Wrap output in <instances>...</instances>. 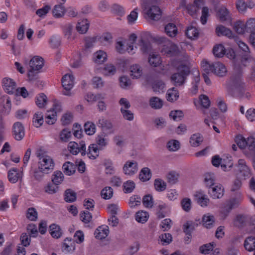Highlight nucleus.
I'll return each instance as SVG.
<instances>
[{"mask_svg": "<svg viewBox=\"0 0 255 255\" xmlns=\"http://www.w3.org/2000/svg\"><path fill=\"white\" fill-rule=\"evenodd\" d=\"M55 163L53 158L47 155L38 156V168H32L30 174L36 180L41 179L44 174H48L54 168Z\"/></svg>", "mask_w": 255, "mask_h": 255, "instance_id": "1", "label": "nucleus"}, {"mask_svg": "<svg viewBox=\"0 0 255 255\" xmlns=\"http://www.w3.org/2000/svg\"><path fill=\"white\" fill-rule=\"evenodd\" d=\"M237 167L236 175L238 178L236 179L234 182L231 189L232 191L238 190L241 187L242 182L239 179H246L250 178L251 176V170L247 165L245 159H240L238 160Z\"/></svg>", "mask_w": 255, "mask_h": 255, "instance_id": "2", "label": "nucleus"}, {"mask_svg": "<svg viewBox=\"0 0 255 255\" xmlns=\"http://www.w3.org/2000/svg\"><path fill=\"white\" fill-rule=\"evenodd\" d=\"M227 88L233 95H242L245 92V84L242 82V74L239 72L233 74L227 84Z\"/></svg>", "mask_w": 255, "mask_h": 255, "instance_id": "3", "label": "nucleus"}, {"mask_svg": "<svg viewBox=\"0 0 255 255\" xmlns=\"http://www.w3.org/2000/svg\"><path fill=\"white\" fill-rule=\"evenodd\" d=\"M235 142L241 149H248L250 154L253 157V165L255 169V138L253 136L244 137L239 134L236 136Z\"/></svg>", "mask_w": 255, "mask_h": 255, "instance_id": "4", "label": "nucleus"}, {"mask_svg": "<svg viewBox=\"0 0 255 255\" xmlns=\"http://www.w3.org/2000/svg\"><path fill=\"white\" fill-rule=\"evenodd\" d=\"M201 66L207 73H213L219 77H223L227 72L226 66L220 62H214L210 63L206 60L201 62Z\"/></svg>", "mask_w": 255, "mask_h": 255, "instance_id": "5", "label": "nucleus"}, {"mask_svg": "<svg viewBox=\"0 0 255 255\" xmlns=\"http://www.w3.org/2000/svg\"><path fill=\"white\" fill-rule=\"evenodd\" d=\"M158 41L162 47L161 52L163 54L167 56H172L178 53L179 49L177 45L167 38L160 37L158 38Z\"/></svg>", "mask_w": 255, "mask_h": 255, "instance_id": "6", "label": "nucleus"}, {"mask_svg": "<svg viewBox=\"0 0 255 255\" xmlns=\"http://www.w3.org/2000/svg\"><path fill=\"white\" fill-rule=\"evenodd\" d=\"M243 196L241 192H238L236 193L234 197L227 201L221 212L222 217L225 218L233 209L239 206L243 201Z\"/></svg>", "mask_w": 255, "mask_h": 255, "instance_id": "7", "label": "nucleus"}, {"mask_svg": "<svg viewBox=\"0 0 255 255\" xmlns=\"http://www.w3.org/2000/svg\"><path fill=\"white\" fill-rule=\"evenodd\" d=\"M178 72L171 76V81L175 86L182 85L190 73L189 67L185 65H180L177 68Z\"/></svg>", "mask_w": 255, "mask_h": 255, "instance_id": "8", "label": "nucleus"}, {"mask_svg": "<svg viewBox=\"0 0 255 255\" xmlns=\"http://www.w3.org/2000/svg\"><path fill=\"white\" fill-rule=\"evenodd\" d=\"M61 83L64 90L62 92L63 95L71 97L74 95L72 89L75 85V77L71 72L64 74L61 79Z\"/></svg>", "mask_w": 255, "mask_h": 255, "instance_id": "9", "label": "nucleus"}, {"mask_svg": "<svg viewBox=\"0 0 255 255\" xmlns=\"http://www.w3.org/2000/svg\"><path fill=\"white\" fill-rule=\"evenodd\" d=\"M237 43L239 48L245 52V55L241 59V64L244 67L249 65L250 63H254L255 65V61L249 56L250 49L248 45L241 40H237ZM252 75L255 76V68L253 69Z\"/></svg>", "mask_w": 255, "mask_h": 255, "instance_id": "10", "label": "nucleus"}, {"mask_svg": "<svg viewBox=\"0 0 255 255\" xmlns=\"http://www.w3.org/2000/svg\"><path fill=\"white\" fill-rule=\"evenodd\" d=\"M143 11L151 19L157 20L160 19L161 11L158 6H149L146 1H143L142 3Z\"/></svg>", "mask_w": 255, "mask_h": 255, "instance_id": "11", "label": "nucleus"}, {"mask_svg": "<svg viewBox=\"0 0 255 255\" xmlns=\"http://www.w3.org/2000/svg\"><path fill=\"white\" fill-rule=\"evenodd\" d=\"M1 85L4 91L9 95H14L16 92L17 86L16 82L12 79L5 77L2 79Z\"/></svg>", "mask_w": 255, "mask_h": 255, "instance_id": "12", "label": "nucleus"}, {"mask_svg": "<svg viewBox=\"0 0 255 255\" xmlns=\"http://www.w3.org/2000/svg\"><path fill=\"white\" fill-rule=\"evenodd\" d=\"M68 151L73 155H77L80 151H86V144L85 142L81 141L79 143V145L75 141H70L68 143L67 146Z\"/></svg>", "mask_w": 255, "mask_h": 255, "instance_id": "13", "label": "nucleus"}, {"mask_svg": "<svg viewBox=\"0 0 255 255\" xmlns=\"http://www.w3.org/2000/svg\"><path fill=\"white\" fill-rule=\"evenodd\" d=\"M12 135L17 140H21L25 134L24 128L23 125L20 122L14 123L12 128Z\"/></svg>", "mask_w": 255, "mask_h": 255, "instance_id": "14", "label": "nucleus"}, {"mask_svg": "<svg viewBox=\"0 0 255 255\" xmlns=\"http://www.w3.org/2000/svg\"><path fill=\"white\" fill-rule=\"evenodd\" d=\"M44 64V59L39 56L32 57L28 62L29 68L39 71L42 68Z\"/></svg>", "mask_w": 255, "mask_h": 255, "instance_id": "15", "label": "nucleus"}, {"mask_svg": "<svg viewBox=\"0 0 255 255\" xmlns=\"http://www.w3.org/2000/svg\"><path fill=\"white\" fill-rule=\"evenodd\" d=\"M0 107L1 112L8 114L11 109V101L10 98L7 95L3 96L0 99Z\"/></svg>", "mask_w": 255, "mask_h": 255, "instance_id": "16", "label": "nucleus"}, {"mask_svg": "<svg viewBox=\"0 0 255 255\" xmlns=\"http://www.w3.org/2000/svg\"><path fill=\"white\" fill-rule=\"evenodd\" d=\"M89 26V21L87 19H82L77 21L75 29L79 34H84L88 31Z\"/></svg>", "mask_w": 255, "mask_h": 255, "instance_id": "17", "label": "nucleus"}, {"mask_svg": "<svg viewBox=\"0 0 255 255\" xmlns=\"http://www.w3.org/2000/svg\"><path fill=\"white\" fill-rule=\"evenodd\" d=\"M75 250V243L71 238H66L63 241L62 250L65 253H71Z\"/></svg>", "mask_w": 255, "mask_h": 255, "instance_id": "18", "label": "nucleus"}, {"mask_svg": "<svg viewBox=\"0 0 255 255\" xmlns=\"http://www.w3.org/2000/svg\"><path fill=\"white\" fill-rule=\"evenodd\" d=\"M208 192L213 198L219 199L223 196L224 190L221 184H217L210 188Z\"/></svg>", "mask_w": 255, "mask_h": 255, "instance_id": "19", "label": "nucleus"}, {"mask_svg": "<svg viewBox=\"0 0 255 255\" xmlns=\"http://www.w3.org/2000/svg\"><path fill=\"white\" fill-rule=\"evenodd\" d=\"M194 198L197 203L201 207L207 206L209 202V199L208 198V196L201 190L198 191L196 192L194 195Z\"/></svg>", "mask_w": 255, "mask_h": 255, "instance_id": "20", "label": "nucleus"}, {"mask_svg": "<svg viewBox=\"0 0 255 255\" xmlns=\"http://www.w3.org/2000/svg\"><path fill=\"white\" fill-rule=\"evenodd\" d=\"M99 126L101 128L103 132L105 134L104 136L113 132L112 124L110 121L106 119H100Z\"/></svg>", "mask_w": 255, "mask_h": 255, "instance_id": "21", "label": "nucleus"}, {"mask_svg": "<svg viewBox=\"0 0 255 255\" xmlns=\"http://www.w3.org/2000/svg\"><path fill=\"white\" fill-rule=\"evenodd\" d=\"M212 163L213 165L215 167H219L221 164V168L224 171L228 170V168L232 167L233 165V163L232 160H230L228 162V165H226L223 163H222V159L218 155H215L213 157Z\"/></svg>", "mask_w": 255, "mask_h": 255, "instance_id": "22", "label": "nucleus"}, {"mask_svg": "<svg viewBox=\"0 0 255 255\" xmlns=\"http://www.w3.org/2000/svg\"><path fill=\"white\" fill-rule=\"evenodd\" d=\"M22 171H19L15 168L10 170L8 172V180L12 183H15L22 177Z\"/></svg>", "mask_w": 255, "mask_h": 255, "instance_id": "23", "label": "nucleus"}, {"mask_svg": "<svg viewBox=\"0 0 255 255\" xmlns=\"http://www.w3.org/2000/svg\"><path fill=\"white\" fill-rule=\"evenodd\" d=\"M254 5V3L251 0L245 2L244 0H238L236 2V7L240 12L245 11L248 8H252Z\"/></svg>", "mask_w": 255, "mask_h": 255, "instance_id": "24", "label": "nucleus"}, {"mask_svg": "<svg viewBox=\"0 0 255 255\" xmlns=\"http://www.w3.org/2000/svg\"><path fill=\"white\" fill-rule=\"evenodd\" d=\"M123 170L126 174L132 175L137 171V164L136 162H127L125 164Z\"/></svg>", "mask_w": 255, "mask_h": 255, "instance_id": "25", "label": "nucleus"}, {"mask_svg": "<svg viewBox=\"0 0 255 255\" xmlns=\"http://www.w3.org/2000/svg\"><path fill=\"white\" fill-rule=\"evenodd\" d=\"M217 15L220 21L224 22L231 19V16L228 9L224 6L221 7L217 12Z\"/></svg>", "mask_w": 255, "mask_h": 255, "instance_id": "26", "label": "nucleus"}, {"mask_svg": "<svg viewBox=\"0 0 255 255\" xmlns=\"http://www.w3.org/2000/svg\"><path fill=\"white\" fill-rule=\"evenodd\" d=\"M49 233L55 239H59L62 237L63 232L60 227L55 224H53L49 226Z\"/></svg>", "mask_w": 255, "mask_h": 255, "instance_id": "27", "label": "nucleus"}, {"mask_svg": "<svg viewBox=\"0 0 255 255\" xmlns=\"http://www.w3.org/2000/svg\"><path fill=\"white\" fill-rule=\"evenodd\" d=\"M35 104L39 108H44L48 103L47 96L43 93H40L35 97Z\"/></svg>", "mask_w": 255, "mask_h": 255, "instance_id": "28", "label": "nucleus"}, {"mask_svg": "<svg viewBox=\"0 0 255 255\" xmlns=\"http://www.w3.org/2000/svg\"><path fill=\"white\" fill-rule=\"evenodd\" d=\"M64 179V176L63 173L58 170L55 171L51 176L52 182L57 186L62 183Z\"/></svg>", "mask_w": 255, "mask_h": 255, "instance_id": "29", "label": "nucleus"}, {"mask_svg": "<svg viewBox=\"0 0 255 255\" xmlns=\"http://www.w3.org/2000/svg\"><path fill=\"white\" fill-rule=\"evenodd\" d=\"M73 26L70 23L65 24L63 28V32L64 36L70 41H72L75 38L73 34Z\"/></svg>", "mask_w": 255, "mask_h": 255, "instance_id": "30", "label": "nucleus"}, {"mask_svg": "<svg viewBox=\"0 0 255 255\" xmlns=\"http://www.w3.org/2000/svg\"><path fill=\"white\" fill-rule=\"evenodd\" d=\"M109 234V227L102 225L97 228V239L102 240L106 238Z\"/></svg>", "mask_w": 255, "mask_h": 255, "instance_id": "31", "label": "nucleus"}, {"mask_svg": "<svg viewBox=\"0 0 255 255\" xmlns=\"http://www.w3.org/2000/svg\"><path fill=\"white\" fill-rule=\"evenodd\" d=\"M216 32L219 36L225 35L229 38L233 36L232 31L229 28H228L222 25L217 26L216 28Z\"/></svg>", "mask_w": 255, "mask_h": 255, "instance_id": "32", "label": "nucleus"}, {"mask_svg": "<svg viewBox=\"0 0 255 255\" xmlns=\"http://www.w3.org/2000/svg\"><path fill=\"white\" fill-rule=\"evenodd\" d=\"M166 34L171 37H174L178 33V29L176 25L172 23H169L164 28Z\"/></svg>", "mask_w": 255, "mask_h": 255, "instance_id": "33", "label": "nucleus"}, {"mask_svg": "<svg viewBox=\"0 0 255 255\" xmlns=\"http://www.w3.org/2000/svg\"><path fill=\"white\" fill-rule=\"evenodd\" d=\"M65 8L61 4L55 5L52 9L53 16L57 18L62 17L65 13Z\"/></svg>", "mask_w": 255, "mask_h": 255, "instance_id": "34", "label": "nucleus"}, {"mask_svg": "<svg viewBox=\"0 0 255 255\" xmlns=\"http://www.w3.org/2000/svg\"><path fill=\"white\" fill-rule=\"evenodd\" d=\"M64 173L68 176L73 175L76 171V165L73 163L67 161L64 163L62 166Z\"/></svg>", "mask_w": 255, "mask_h": 255, "instance_id": "35", "label": "nucleus"}, {"mask_svg": "<svg viewBox=\"0 0 255 255\" xmlns=\"http://www.w3.org/2000/svg\"><path fill=\"white\" fill-rule=\"evenodd\" d=\"M44 122L43 115L41 112H37L33 115L32 119L33 125L36 128L41 127Z\"/></svg>", "mask_w": 255, "mask_h": 255, "instance_id": "36", "label": "nucleus"}, {"mask_svg": "<svg viewBox=\"0 0 255 255\" xmlns=\"http://www.w3.org/2000/svg\"><path fill=\"white\" fill-rule=\"evenodd\" d=\"M149 218L148 213L142 210L138 211L135 215V219L138 223L144 224Z\"/></svg>", "mask_w": 255, "mask_h": 255, "instance_id": "37", "label": "nucleus"}, {"mask_svg": "<svg viewBox=\"0 0 255 255\" xmlns=\"http://www.w3.org/2000/svg\"><path fill=\"white\" fill-rule=\"evenodd\" d=\"M185 34L189 39H195L198 37L199 32L197 28L190 26L186 29Z\"/></svg>", "mask_w": 255, "mask_h": 255, "instance_id": "38", "label": "nucleus"}, {"mask_svg": "<svg viewBox=\"0 0 255 255\" xmlns=\"http://www.w3.org/2000/svg\"><path fill=\"white\" fill-rule=\"evenodd\" d=\"M131 76L133 78L138 79L140 77L142 74V69L138 64H133L130 67Z\"/></svg>", "mask_w": 255, "mask_h": 255, "instance_id": "39", "label": "nucleus"}, {"mask_svg": "<svg viewBox=\"0 0 255 255\" xmlns=\"http://www.w3.org/2000/svg\"><path fill=\"white\" fill-rule=\"evenodd\" d=\"M202 222L206 228L210 229L213 227L215 223L214 217L210 214H206L202 218Z\"/></svg>", "mask_w": 255, "mask_h": 255, "instance_id": "40", "label": "nucleus"}, {"mask_svg": "<svg viewBox=\"0 0 255 255\" xmlns=\"http://www.w3.org/2000/svg\"><path fill=\"white\" fill-rule=\"evenodd\" d=\"M179 98L178 91L175 88L169 89L166 93L167 101L173 102L176 101Z\"/></svg>", "mask_w": 255, "mask_h": 255, "instance_id": "41", "label": "nucleus"}, {"mask_svg": "<svg viewBox=\"0 0 255 255\" xmlns=\"http://www.w3.org/2000/svg\"><path fill=\"white\" fill-rule=\"evenodd\" d=\"M213 53L216 57H223L226 54V49L223 44H217L213 47Z\"/></svg>", "mask_w": 255, "mask_h": 255, "instance_id": "42", "label": "nucleus"}, {"mask_svg": "<svg viewBox=\"0 0 255 255\" xmlns=\"http://www.w3.org/2000/svg\"><path fill=\"white\" fill-rule=\"evenodd\" d=\"M234 29L235 31L239 33L243 34L247 32V29L246 28V24H245L242 21L239 20L236 22L234 25Z\"/></svg>", "mask_w": 255, "mask_h": 255, "instance_id": "43", "label": "nucleus"}, {"mask_svg": "<svg viewBox=\"0 0 255 255\" xmlns=\"http://www.w3.org/2000/svg\"><path fill=\"white\" fill-rule=\"evenodd\" d=\"M214 174L211 173H207L205 174L204 183L209 189L215 186Z\"/></svg>", "mask_w": 255, "mask_h": 255, "instance_id": "44", "label": "nucleus"}, {"mask_svg": "<svg viewBox=\"0 0 255 255\" xmlns=\"http://www.w3.org/2000/svg\"><path fill=\"white\" fill-rule=\"evenodd\" d=\"M244 247L248 251H253L255 248V237H248L245 241Z\"/></svg>", "mask_w": 255, "mask_h": 255, "instance_id": "45", "label": "nucleus"}, {"mask_svg": "<svg viewBox=\"0 0 255 255\" xmlns=\"http://www.w3.org/2000/svg\"><path fill=\"white\" fill-rule=\"evenodd\" d=\"M152 89L156 93H163L165 88V84L161 80L155 81L152 85Z\"/></svg>", "mask_w": 255, "mask_h": 255, "instance_id": "46", "label": "nucleus"}, {"mask_svg": "<svg viewBox=\"0 0 255 255\" xmlns=\"http://www.w3.org/2000/svg\"><path fill=\"white\" fill-rule=\"evenodd\" d=\"M151 177L150 169L147 167H144L140 172L139 177L140 180L146 181L149 180Z\"/></svg>", "mask_w": 255, "mask_h": 255, "instance_id": "47", "label": "nucleus"}, {"mask_svg": "<svg viewBox=\"0 0 255 255\" xmlns=\"http://www.w3.org/2000/svg\"><path fill=\"white\" fill-rule=\"evenodd\" d=\"M43 189L47 194H54L58 191L59 187L53 183H48L45 185Z\"/></svg>", "mask_w": 255, "mask_h": 255, "instance_id": "48", "label": "nucleus"}, {"mask_svg": "<svg viewBox=\"0 0 255 255\" xmlns=\"http://www.w3.org/2000/svg\"><path fill=\"white\" fill-rule=\"evenodd\" d=\"M51 7V6L48 4L44 5L41 8L38 9L36 11V14L40 18H44L47 14L50 11Z\"/></svg>", "mask_w": 255, "mask_h": 255, "instance_id": "49", "label": "nucleus"}, {"mask_svg": "<svg viewBox=\"0 0 255 255\" xmlns=\"http://www.w3.org/2000/svg\"><path fill=\"white\" fill-rule=\"evenodd\" d=\"M149 104L152 108L158 109L162 107L163 101L158 97H153L149 100Z\"/></svg>", "mask_w": 255, "mask_h": 255, "instance_id": "50", "label": "nucleus"}, {"mask_svg": "<svg viewBox=\"0 0 255 255\" xmlns=\"http://www.w3.org/2000/svg\"><path fill=\"white\" fill-rule=\"evenodd\" d=\"M203 140L202 136L200 134H193L190 139V143L192 146L197 147Z\"/></svg>", "mask_w": 255, "mask_h": 255, "instance_id": "51", "label": "nucleus"}, {"mask_svg": "<svg viewBox=\"0 0 255 255\" xmlns=\"http://www.w3.org/2000/svg\"><path fill=\"white\" fill-rule=\"evenodd\" d=\"M57 115L52 111L48 110L46 116V122L48 125H53L57 121Z\"/></svg>", "mask_w": 255, "mask_h": 255, "instance_id": "52", "label": "nucleus"}, {"mask_svg": "<svg viewBox=\"0 0 255 255\" xmlns=\"http://www.w3.org/2000/svg\"><path fill=\"white\" fill-rule=\"evenodd\" d=\"M215 246L216 244L214 242L205 244L200 247V252L203 254H209Z\"/></svg>", "mask_w": 255, "mask_h": 255, "instance_id": "53", "label": "nucleus"}, {"mask_svg": "<svg viewBox=\"0 0 255 255\" xmlns=\"http://www.w3.org/2000/svg\"><path fill=\"white\" fill-rule=\"evenodd\" d=\"M73 120V115L70 112L64 113L61 118V122L63 125H69L72 122Z\"/></svg>", "mask_w": 255, "mask_h": 255, "instance_id": "54", "label": "nucleus"}, {"mask_svg": "<svg viewBox=\"0 0 255 255\" xmlns=\"http://www.w3.org/2000/svg\"><path fill=\"white\" fill-rule=\"evenodd\" d=\"M113 195V190L111 187H106L101 192V197L106 200L111 198Z\"/></svg>", "mask_w": 255, "mask_h": 255, "instance_id": "55", "label": "nucleus"}, {"mask_svg": "<svg viewBox=\"0 0 255 255\" xmlns=\"http://www.w3.org/2000/svg\"><path fill=\"white\" fill-rule=\"evenodd\" d=\"M148 62L150 65L153 67H157L161 64V60L158 55L152 54L150 55Z\"/></svg>", "mask_w": 255, "mask_h": 255, "instance_id": "56", "label": "nucleus"}, {"mask_svg": "<svg viewBox=\"0 0 255 255\" xmlns=\"http://www.w3.org/2000/svg\"><path fill=\"white\" fill-rule=\"evenodd\" d=\"M26 218L30 221H35L37 219L38 213L34 208H29L26 212Z\"/></svg>", "mask_w": 255, "mask_h": 255, "instance_id": "57", "label": "nucleus"}, {"mask_svg": "<svg viewBox=\"0 0 255 255\" xmlns=\"http://www.w3.org/2000/svg\"><path fill=\"white\" fill-rule=\"evenodd\" d=\"M154 185L155 190L160 192L164 191L166 188V183L161 179H155Z\"/></svg>", "mask_w": 255, "mask_h": 255, "instance_id": "58", "label": "nucleus"}, {"mask_svg": "<svg viewBox=\"0 0 255 255\" xmlns=\"http://www.w3.org/2000/svg\"><path fill=\"white\" fill-rule=\"evenodd\" d=\"M135 183L133 181L128 180L123 184V190L126 193H129L132 192L135 188Z\"/></svg>", "mask_w": 255, "mask_h": 255, "instance_id": "59", "label": "nucleus"}, {"mask_svg": "<svg viewBox=\"0 0 255 255\" xmlns=\"http://www.w3.org/2000/svg\"><path fill=\"white\" fill-rule=\"evenodd\" d=\"M104 165L105 167V172L107 174H112L115 172V169L113 166V163L110 159H106Z\"/></svg>", "mask_w": 255, "mask_h": 255, "instance_id": "60", "label": "nucleus"}, {"mask_svg": "<svg viewBox=\"0 0 255 255\" xmlns=\"http://www.w3.org/2000/svg\"><path fill=\"white\" fill-rule=\"evenodd\" d=\"M159 239L162 245H166L171 243L172 237L169 233H164L159 236Z\"/></svg>", "mask_w": 255, "mask_h": 255, "instance_id": "61", "label": "nucleus"}, {"mask_svg": "<svg viewBox=\"0 0 255 255\" xmlns=\"http://www.w3.org/2000/svg\"><path fill=\"white\" fill-rule=\"evenodd\" d=\"M84 129L85 132L88 135H93L95 132V126L94 124L90 122L85 124Z\"/></svg>", "mask_w": 255, "mask_h": 255, "instance_id": "62", "label": "nucleus"}, {"mask_svg": "<svg viewBox=\"0 0 255 255\" xmlns=\"http://www.w3.org/2000/svg\"><path fill=\"white\" fill-rule=\"evenodd\" d=\"M71 136V131L66 128L63 129L59 133V138L62 142H67Z\"/></svg>", "mask_w": 255, "mask_h": 255, "instance_id": "63", "label": "nucleus"}, {"mask_svg": "<svg viewBox=\"0 0 255 255\" xmlns=\"http://www.w3.org/2000/svg\"><path fill=\"white\" fill-rule=\"evenodd\" d=\"M76 198V193L70 189H68L65 191V200L66 202H74Z\"/></svg>", "mask_w": 255, "mask_h": 255, "instance_id": "64", "label": "nucleus"}]
</instances>
